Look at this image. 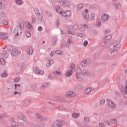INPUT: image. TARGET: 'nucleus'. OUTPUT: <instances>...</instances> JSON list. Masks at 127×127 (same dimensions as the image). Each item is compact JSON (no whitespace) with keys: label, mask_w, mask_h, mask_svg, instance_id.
Instances as JSON below:
<instances>
[{"label":"nucleus","mask_w":127,"mask_h":127,"mask_svg":"<svg viewBox=\"0 0 127 127\" xmlns=\"http://www.w3.org/2000/svg\"><path fill=\"white\" fill-rule=\"evenodd\" d=\"M73 29H74V30H78V29H79V26L77 25H73Z\"/></svg>","instance_id":"obj_42"},{"label":"nucleus","mask_w":127,"mask_h":127,"mask_svg":"<svg viewBox=\"0 0 127 127\" xmlns=\"http://www.w3.org/2000/svg\"><path fill=\"white\" fill-rule=\"evenodd\" d=\"M36 21V19H35L34 17H33L32 19V23H35Z\"/></svg>","instance_id":"obj_55"},{"label":"nucleus","mask_w":127,"mask_h":127,"mask_svg":"<svg viewBox=\"0 0 127 127\" xmlns=\"http://www.w3.org/2000/svg\"><path fill=\"white\" fill-rule=\"evenodd\" d=\"M121 46L120 42L118 41H113L111 42L109 46V48L110 50H118Z\"/></svg>","instance_id":"obj_1"},{"label":"nucleus","mask_w":127,"mask_h":127,"mask_svg":"<svg viewBox=\"0 0 127 127\" xmlns=\"http://www.w3.org/2000/svg\"><path fill=\"white\" fill-rule=\"evenodd\" d=\"M105 127V124L104 123H100L99 124V127Z\"/></svg>","instance_id":"obj_60"},{"label":"nucleus","mask_w":127,"mask_h":127,"mask_svg":"<svg viewBox=\"0 0 127 127\" xmlns=\"http://www.w3.org/2000/svg\"><path fill=\"white\" fill-rule=\"evenodd\" d=\"M56 11L58 12V13H60L61 15H62V14L63 13V12L64 10L61 8V7L57 6L55 8Z\"/></svg>","instance_id":"obj_11"},{"label":"nucleus","mask_w":127,"mask_h":127,"mask_svg":"<svg viewBox=\"0 0 127 127\" xmlns=\"http://www.w3.org/2000/svg\"><path fill=\"white\" fill-rule=\"evenodd\" d=\"M107 44H108V42L107 41H102L100 43V46L104 47L105 46H107Z\"/></svg>","instance_id":"obj_29"},{"label":"nucleus","mask_w":127,"mask_h":127,"mask_svg":"<svg viewBox=\"0 0 127 127\" xmlns=\"http://www.w3.org/2000/svg\"><path fill=\"white\" fill-rule=\"evenodd\" d=\"M26 35L27 37H30L31 36V34H30V32H26Z\"/></svg>","instance_id":"obj_50"},{"label":"nucleus","mask_w":127,"mask_h":127,"mask_svg":"<svg viewBox=\"0 0 127 127\" xmlns=\"http://www.w3.org/2000/svg\"><path fill=\"white\" fill-rule=\"evenodd\" d=\"M48 63L47 64L46 66L47 67H50V66H51V65L53 64V61L51 59L49 58L48 59Z\"/></svg>","instance_id":"obj_18"},{"label":"nucleus","mask_w":127,"mask_h":127,"mask_svg":"<svg viewBox=\"0 0 127 127\" xmlns=\"http://www.w3.org/2000/svg\"><path fill=\"white\" fill-rule=\"evenodd\" d=\"M2 23L3 25H7V24H8V22L6 20H4L2 21Z\"/></svg>","instance_id":"obj_41"},{"label":"nucleus","mask_w":127,"mask_h":127,"mask_svg":"<svg viewBox=\"0 0 127 127\" xmlns=\"http://www.w3.org/2000/svg\"><path fill=\"white\" fill-rule=\"evenodd\" d=\"M110 17V15L106 14H104L101 16V20L103 22L108 21V19Z\"/></svg>","instance_id":"obj_8"},{"label":"nucleus","mask_w":127,"mask_h":127,"mask_svg":"<svg viewBox=\"0 0 127 127\" xmlns=\"http://www.w3.org/2000/svg\"><path fill=\"white\" fill-rule=\"evenodd\" d=\"M63 5L64 6L69 8V7H70V2L64 0V2L63 3Z\"/></svg>","instance_id":"obj_17"},{"label":"nucleus","mask_w":127,"mask_h":127,"mask_svg":"<svg viewBox=\"0 0 127 127\" xmlns=\"http://www.w3.org/2000/svg\"><path fill=\"white\" fill-rule=\"evenodd\" d=\"M7 76V72L6 71H4L3 72V73L1 74V77H3V78Z\"/></svg>","instance_id":"obj_37"},{"label":"nucleus","mask_w":127,"mask_h":127,"mask_svg":"<svg viewBox=\"0 0 127 127\" xmlns=\"http://www.w3.org/2000/svg\"><path fill=\"white\" fill-rule=\"evenodd\" d=\"M4 7V3L0 1V9H2Z\"/></svg>","instance_id":"obj_36"},{"label":"nucleus","mask_w":127,"mask_h":127,"mask_svg":"<svg viewBox=\"0 0 127 127\" xmlns=\"http://www.w3.org/2000/svg\"><path fill=\"white\" fill-rule=\"evenodd\" d=\"M71 13L70 10H66L65 11L63 12V14H62V16H64V17H66V16H71Z\"/></svg>","instance_id":"obj_9"},{"label":"nucleus","mask_w":127,"mask_h":127,"mask_svg":"<svg viewBox=\"0 0 127 127\" xmlns=\"http://www.w3.org/2000/svg\"><path fill=\"white\" fill-rule=\"evenodd\" d=\"M56 100L58 102H64L65 98L63 97L58 96L56 97Z\"/></svg>","instance_id":"obj_20"},{"label":"nucleus","mask_w":127,"mask_h":127,"mask_svg":"<svg viewBox=\"0 0 127 127\" xmlns=\"http://www.w3.org/2000/svg\"><path fill=\"white\" fill-rule=\"evenodd\" d=\"M34 72L37 75H43L44 74V71L40 70L37 67H35L34 68Z\"/></svg>","instance_id":"obj_5"},{"label":"nucleus","mask_w":127,"mask_h":127,"mask_svg":"<svg viewBox=\"0 0 127 127\" xmlns=\"http://www.w3.org/2000/svg\"><path fill=\"white\" fill-rule=\"evenodd\" d=\"M11 127H18L19 126V123L15 122H12L11 124Z\"/></svg>","instance_id":"obj_25"},{"label":"nucleus","mask_w":127,"mask_h":127,"mask_svg":"<svg viewBox=\"0 0 127 127\" xmlns=\"http://www.w3.org/2000/svg\"><path fill=\"white\" fill-rule=\"evenodd\" d=\"M25 24L26 26H27L28 27V28H32V26H31V24H30V23H29V22H25Z\"/></svg>","instance_id":"obj_31"},{"label":"nucleus","mask_w":127,"mask_h":127,"mask_svg":"<svg viewBox=\"0 0 127 127\" xmlns=\"http://www.w3.org/2000/svg\"><path fill=\"white\" fill-rule=\"evenodd\" d=\"M16 3L17 4H21L22 1H21V0H16Z\"/></svg>","instance_id":"obj_48"},{"label":"nucleus","mask_w":127,"mask_h":127,"mask_svg":"<svg viewBox=\"0 0 127 127\" xmlns=\"http://www.w3.org/2000/svg\"><path fill=\"white\" fill-rule=\"evenodd\" d=\"M88 45V41H85L83 43L84 46H87Z\"/></svg>","instance_id":"obj_58"},{"label":"nucleus","mask_w":127,"mask_h":127,"mask_svg":"<svg viewBox=\"0 0 127 127\" xmlns=\"http://www.w3.org/2000/svg\"><path fill=\"white\" fill-rule=\"evenodd\" d=\"M89 8H90L91 9H93L95 8V5H90L89 6Z\"/></svg>","instance_id":"obj_62"},{"label":"nucleus","mask_w":127,"mask_h":127,"mask_svg":"<svg viewBox=\"0 0 127 127\" xmlns=\"http://www.w3.org/2000/svg\"><path fill=\"white\" fill-rule=\"evenodd\" d=\"M80 65L82 67H86L88 66V61L85 60L81 63Z\"/></svg>","instance_id":"obj_19"},{"label":"nucleus","mask_w":127,"mask_h":127,"mask_svg":"<svg viewBox=\"0 0 127 127\" xmlns=\"http://www.w3.org/2000/svg\"><path fill=\"white\" fill-rule=\"evenodd\" d=\"M59 20H57V21H56V25H57V26H59Z\"/></svg>","instance_id":"obj_64"},{"label":"nucleus","mask_w":127,"mask_h":127,"mask_svg":"<svg viewBox=\"0 0 127 127\" xmlns=\"http://www.w3.org/2000/svg\"><path fill=\"white\" fill-rule=\"evenodd\" d=\"M0 62L2 65H4V64H5V61H4V59H3V58H1L0 59Z\"/></svg>","instance_id":"obj_40"},{"label":"nucleus","mask_w":127,"mask_h":127,"mask_svg":"<svg viewBox=\"0 0 127 127\" xmlns=\"http://www.w3.org/2000/svg\"><path fill=\"white\" fill-rule=\"evenodd\" d=\"M56 42H57V38L54 37L52 40V43L54 46H55L56 45Z\"/></svg>","instance_id":"obj_28"},{"label":"nucleus","mask_w":127,"mask_h":127,"mask_svg":"<svg viewBox=\"0 0 127 127\" xmlns=\"http://www.w3.org/2000/svg\"><path fill=\"white\" fill-rule=\"evenodd\" d=\"M72 74H73V70L70 69L69 70L67 71L66 76H67V77H70L72 76Z\"/></svg>","instance_id":"obj_22"},{"label":"nucleus","mask_w":127,"mask_h":127,"mask_svg":"<svg viewBox=\"0 0 127 127\" xmlns=\"http://www.w3.org/2000/svg\"><path fill=\"white\" fill-rule=\"evenodd\" d=\"M24 66V63L20 64H19V67H20L21 68H23Z\"/></svg>","instance_id":"obj_59"},{"label":"nucleus","mask_w":127,"mask_h":127,"mask_svg":"<svg viewBox=\"0 0 127 127\" xmlns=\"http://www.w3.org/2000/svg\"><path fill=\"white\" fill-rule=\"evenodd\" d=\"M10 53L12 54V55H17L18 53H19V51L18 50L16 49H12V51L10 52Z\"/></svg>","instance_id":"obj_14"},{"label":"nucleus","mask_w":127,"mask_h":127,"mask_svg":"<svg viewBox=\"0 0 127 127\" xmlns=\"http://www.w3.org/2000/svg\"><path fill=\"white\" fill-rule=\"evenodd\" d=\"M18 118L20 119V120H22V119H23V115H22V114H20L18 115Z\"/></svg>","instance_id":"obj_47"},{"label":"nucleus","mask_w":127,"mask_h":127,"mask_svg":"<svg viewBox=\"0 0 127 127\" xmlns=\"http://www.w3.org/2000/svg\"><path fill=\"white\" fill-rule=\"evenodd\" d=\"M112 56H116L118 53V50H110Z\"/></svg>","instance_id":"obj_23"},{"label":"nucleus","mask_w":127,"mask_h":127,"mask_svg":"<svg viewBox=\"0 0 127 127\" xmlns=\"http://www.w3.org/2000/svg\"><path fill=\"white\" fill-rule=\"evenodd\" d=\"M70 30H71V29L69 28V29L67 31V32H68V34H73V35L75 34L74 32H72Z\"/></svg>","instance_id":"obj_49"},{"label":"nucleus","mask_w":127,"mask_h":127,"mask_svg":"<svg viewBox=\"0 0 127 127\" xmlns=\"http://www.w3.org/2000/svg\"><path fill=\"white\" fill-rule=\"evenodd\" d=\"M110 32H111V30H109V29H106L104 30V33H110Z\"/></svg>","instance_id":"obj_54"},{"label":"nucleus","mask_w":127,"mask_h":127,"mask_svg":"<svg viewBox=\"0 0 127 127\" xmlns=\"http://www.w3.org/2000/svg\"><path fill=\"white\" fill-rule=\"evenodd\" d=\"M72 117H73L74 119H76V118H77V117H79V114L74 113H73V114H72Z\"/></svg>","instance_id":"obj_39"},{"label":"nucleus","mask_w":127,"mask_h":127,"mask_svg":"<svg viewBox=\"0 0 127 127\" xmlns=\"http://www.w3.org/2000/svg\"><path fill=\"white\" fill-rule=\"evenodd\" d=\"M105 102H106V101H105V100H104V99L101 100L100 101V105H104Z\"/></svg>","instance_id":"obj_51"},{"label":"nucleus","mask_w":127,"mask_h":127,"mask_svg":"<svg viewBox=\"0 0 127 127\" xmlns=\"http://www.w3.org/2000/svg\"><path fill=\"white\" fill-rule=\"evenodd\" d=\"M83 6H84V4H83V3L79 4L78 5V8H79V9H80V8H82V7H83Z\"/></svg>","instance_id":"obj_52"},{"label":"nucleus","mask_w":127,"mask_h":127,"mask_svg":"<svg viewBox=\"0 0 127 127\" xmlns=\"http://www.w3.org/2000/svg\"><path fill=\"white\" fill-rule=\"evenodd\" d=\"M54 127H61V121L57 120L53 124Z\"/></svg>","instance_id":"obj_10"},{"label":"nucleus","mask_w":127,"mask_h":127,"mask_svg":"<svg viewBox=\"0 0 127 127\" xmlns=\"http://www.w3.org/2000/svg\"><path fill=\"white\" fill-rule=\"evenodd\" d=\"M107 102L109 108H111V109L116 108V105L114 103V102L111 101L110 99H107Z\"/></svg>","instance_id":"obj_4"},{"label":"nucleus","mask_w":127,"mask_h":127,"mask_svg":"<svg viewBox=\"0 0 127 127\" xmlns=\"http://www.w3.org/2000/svg\"><path fill=\"white\" fill-rule=\"evenodd\" d=\"M67 96H68V97H75V96H76V93H75L73 91H69L67 92Z\"/></svg>","instance_id":"obj_21"},{"label":"nucleus","mask_w":127,"mask_h":127,"mask_svg":"<svg viewBox=\"0 0 127 127\" xmlns=\"http://www.w3.org/2000/svg\"><path fill=\"white\" fill-rule=\"evenodd\" d=\"M57 74V75H58V76H61V75H62V73L57 70H56L55 72H53V75H54V76H55V74Z\"/></svg>","instance_id":"obj_30"},{"label":"nucleus","mask_w":127,"mask_h":127,"mask_svg":"<svg viewBox=\"0 0 127 127\" xmlns=\"http://www.w3.org/2000/svg\"><path fill=\"white\" fill-rule=\"evenodd\" d=\"M49 86V85L48 84V83H43L42 84V86L41 87V89L42 90L43 89V88H47Z\"/></svg>","instance_id":"obj_27"},{"label":"nucleus","mask_w":127,"mask_h":127,"mask_svg":"<svg viewBox=\"0 0 127 127\" xmlns=\"http://www.w3.org/2000/svg\"><path fill=\"white\" fill-rule=\"evenodd\" d=\"M37 89H38V88L36 85H33L32 86V90H33V91H36Z\"/></svg>","instance_id":"obj_45"},{"label":"nucleus","mask_w":127,"mask_h":127,"mask_svg":"<svg viewBox=\"0 0 127 127\" xmlns=\"http://www.w3.org/2000/svg\"><path fill=\"white\" fill-rule=\"evenodd\" d=\"M56 54H59L60 55H63V52L61 51L60 50H57V51H56Z\"/></svg>","instance_id":"obj_35"},{"label":"nucleus","mask_w":127,"mask_h":127,"mask_svg":"<svg viewBox=\"0 0 127 127\" xmlns=\"http://www.w3.org/2000/svg\"><path fill=\"white\" fill-rule=\"evenodd\" d=\"M33 49L32 48V47H29V54H32L33 53Z\"/></svg>","instance_id":"obj_33"},{"label":"nucleus","mask_w":127,"mask_h":127,"mask_svg":"<svg viewBox=\"0 0 127 127\" xmlns=\"http://www.w3.org/2000/svg\"><path fill=\"white\" fill-rule=\"evenodd\" d=\"M88 75L91 77H94V76H95V72H94V71H91L89 73Z\"/></svg>","instance_id":"obj_46"},{"label":"nucleus","mask_w":127,"mask_h":127,"mask_svg":"<svg viewBox=\"0 0 127 127\" xmlns=\"http://www.w3.org/2000/svg\"><path fill=\"white\" fill-rule=\"evenodd\" d=\"M59 109H61V110H63L64 111H66V110H67V109H66V108L64 107V106H62V105H60L58 107Z\"/></svg>","instance_id":"obj_38"},{"label":"nucleus","mask_w":127,"mask_h":127,"mask_svg":"<svg viewBox=\"0 0 127 127\" xmlns=\"http://www.w3.org/2000/svg\"><path fill=\"white\" fill-rule=\"evenodd\" d=\"M0 38L1 39H7L8 38V35L7 34H3V33H1L0 34Z\"/></svg>","instance_id":"obj_12"},{"label":"nucleus","mask_w":127,"mask_h":127,"mask_svg":"<svg viewBox=\"0 0 127 127\" xmlns=\"http://www.w3.org/2000/svg\"><path fill=\"white\" fill-rule=\"evenodd\" d=\"M38 30L39 31H41L42 30V27L39 26V27H38Z\"/></svg>","instance_id":"obj_63"},{"label":"nucleus","mask_w":127,"mask_h":127,"mask_svg":"<svg viewBox=\"0 0 127 127\" xmlns=\"http://www.w3.org/2000/svg\"><path fill=\"white\" fill-rule=\"evenodd\" d=\"M35 13H36V16L38 20H42V19H43V16L40 14L39 10L36 9L35 10Z\"/></svg>","instance_id":"obj_6"},{"label":"nucleus","mask_w":127,"mask_h":127,"mask_svg":"<svg viewBox=\"0 0 127 127\" xmlns=\"http://www.w3.org/2000/svg\"><path fill=\"white\" fill-rule=\"evenodd\" d=\"M92 91V88H88L85 90V94H89Z\"/></svg>","instance_id":"obj_34"},{"label":"nucleus","mask_w":127,"mask_h":127,"mask_svg":"<svg viewBox=\"0 0 127 127\" xmlns=\"http://www.w3.org/2000/svg\"><path fill=\"white\" fill-rule=\"evenodd\" d=\"M110 123L111 124H117V120L116 119H111L110 120Z\"/></svg>","instance_id":"obj_43"},{"label":"nucleus","mask_w":127,"mask_h":127,"mask_svg":"<svg viewBox=\"0 0 127 127\" xmlns=\"http://www.w3.org/2000/svg\"><path fill=\"white\" fill-rule=\"evenodd\" d=\"M57 2L61 3V4H63L64 1L62 0H57Z\"/></svg>","instance_id":"obj_53"},{"label":"nucleus","mask_w":127,"mask_h":127,"mask_svg":"<svg viewBox=\"0 0 127 127\" xmlns=\"http://www.w3.org/2000/svg\"><path fill=\"white\" fill-rule=\"evenodd\" d=\"M76 79L77 81H81L82 80L81 73L76 72Z\"/></svg>","instance_id":"obj_15"},{"label":"nucleus","mask_w":127,"mask_h":127,"mask_svg":"<svg viewBox=\"0 0 127 127\" xmlns=\"http://www.w3.org/2000/svg\"><path fill=\"white\" fill-rule=\"evenodd\" d=\"M112 35H106L104 37V40H105L106 41H108V40H110V39H112Z\"/></svg>","instance_id":"obj_24"},{"label":"nucleus","mask_w":127,"mask_h":127,"mask_svg":"<svg viewBox=\"0 0 127 127\" xmlns=\"http://www.w3.org/2000/svg\"><path fill=\"white\" fill-rule=\"evenodd\" d=\"M36 118L38 119V120H42V119H43V117L38 114H36Z\"/></svg>","instance_id":"obj_32"},{"label":"nucleus","mask_w":127,"mask_h":127,"mask_svg":"<svg viewBox=\"0 0 127 127\" xmlns=\"http://www.w3.org/2000/svg\"><path fill=\"white\" fill-rule=\"evenodd\" d=\"M89 12V10L87 9H86L85 10V12L83 13V17L85 18V21H89V13H88Z\"/></svg>","instance_id":"obj_7"},{"label":"nucleus","mask_w":127,"mask_h":127,"mask_svg":"<svg viewBox=\"0 0 127 127\" xmlns=\"http://www.w3.org/2000/svg\"><path fill=\"white\" fill-rule=\"evenodd\" d=\"M18 25L19 26L18 27H20V28H23L24 27V23H23V20L20 19L17 22Z\"/></svg>","instance_id":"obj_13"},{"label":"nucleus","mask_w":127,"mask_h":127,"mask_svg":"<svg viewBox=\"0 0 127 127\" xmlns=\"http://www.w3.org/2000/svg\"><path fill=\"white\" fill-rule=\"evenodd\" d=\"M19 80H20L19 77H16L14 79V82H15L16 83V82H18V81H19Z\"/></svg>","instance_id":"obj_57"},{"label":"nucleus","mask_w":127,"mask_h":127,"mask_svg":"<svg viewBox=\"0 0 127 127\" xmlns=\"http://www.w3.org/2000/svg\"><path fill=\"white\" fill-rule=\"evenodd\" d=\"M113 5L115 6V8L117 9V10H119L122 8V6L121 5V4L119 3H114Z\"/></svg>","instance_id":"obj_16"},{"label":"nucleus","mask_w":127,"mask_h":127,"mask_svg":"<svg viewBox=\"0 0 127 127\" xmlns=\"http://www.w3.org/2000/svg\"><path fill=\"white\" fill-rule=\"evenodd\" d=\"M82 74L83 75V76H88L89 75V71L86 69H84L82 71Z\"/></svg>","instance_id":"obj_26"},{"label":"nucleus","mask_w":127,"mask_h":127,"mask_svg":"<svg viewBox=\"0 0 127 127\" xmlns=\"http://www.w3.org/2000/svg\"><path fill=\"white\" fill-rule=\"evenodd\" d=\"M22 29V28H20L19 27H16L14 28L13 33H14L15 38H17V36H18V35H21V33H22L21 29Z\"/></svg>","instance_id":"obj_2"},{"label":"nucleus","mask_w":127,"mask_h":127,"mask_svg":"<svg viewBox=\"0 0 127 127\" xmlns=\"http://www.w3.org/2000/svg\"><path fill=\"white\" fill-rule=\"evenodd\" d=\"M75 67V64H74L72 63L70 64V69L71 70H74Z\"/></svg>","instance_id":"obj_44"},{"label":"nucleus","mask_w":127,"mask_h":127,"mask_svg":"<svg viewBox=\"0 0 127 127\" xmlns=\"http://www.w3.org/2000/svg\"><path fill=\"white\" fill-rule=\"evenodd\" d=\"M14 87L15 92L13 93L14 95H18L19 96H20L21 94V92H20L21 89L19 87H17V86H16V84H14Z\"/></svg>","instance_id":"obj_3"},{"label":"nucleus","mask_w":127,"mask_h":127,"mask_svg":"<svg viewBox=\"0 0 127 127\" xmlns=\"http://www.w3.org/2000/svg\"><path fill=\"white\" fill-rule=\"evenodd\" d=\"M67 42L68 43V44H71V43H72V41H71L70 39H68L67 40Z\"/></svg>","instance_id":"obj_61"},{"label":"nucleus","mask_w":127,"mask_h":127,"mask_svg":"<svg viewBox=\"0 0 127 127\" xmlns=\"http://www.w3.org/2000/svg\"><path fill=\"white\" fill-rule=\"evenodd\" d=\"M84 121L85 122V123H88V122H89V118L85 117L84 119Z\"/></svg>","instance_id":"obj_56"}]
</instances>
